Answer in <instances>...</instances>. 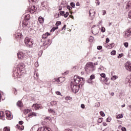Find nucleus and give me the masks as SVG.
I'll return each mask as SVG.
<instances>
[{"mask_svg": "<svg viewBox=\"0 0 131 131\" xmlns=\"http://www.w3.org/2000/svg\"><path fill=\"white\" fill-rule=\"evenodd\" d=\"M63 29H64V30L66 29V25H64V26L62 29V30H63Z\"/></svg>", "mask_w": 131, "mask_h": 131, "instance_id": "obj_58", "label": "nucleus"}, {"mask_svg": "<svg viewBox=\"0 0 131 131\" xmlns=\"http://www.w3.org/2000/svg\"><path fill=\"white\" fill-rule=\"evenodd\" d=\"M65 14V12H64V11H60V14L59 15H61V16H64Z\"/></svg>", "mask_w": 131, "mask_h": 131, "instance_id": "obj_37", "label": "nucleus"}, {"mask_svg": "<svg viewBox=\"0 0 131 131\" xmlns=\"http://www.w3.org/2000/svg\"><path fill=\"white\" fill-rule=\"evenodd\" d=\"M101 3L99 1H98L97 3H96V6H100V4Z\"/></svg>", "mask_w": 131, "mask_h": 131, "instance_id": "obj_57", "label": "nucleus"}, {"mask_svg": "<svg viewBox=\"0 0 131 131\" xmlns=\"http://www.w3.org/2000/svg\"><path fill=\"white\" fill-rule=\"evenodd\" d=\"M4 131H10V128H8V127H5L4 128Z\"/></svg>", "mask_w": 131, "mask_h": 131, "instance_id": "obj_41", "label": "nucleus"}, {"mask_svg": "<svg viewBox=\"0 0 131 131\" xmlns=\"http://www.w3.org/2000/svg\"><path fill=\"white\" fill-rule=\"evenodd\" d=\"M56 30V29L55 27H53L50 31V32H54Z\"/></svg>", "mask_w": 131, "mask_h": 131, "instance_id": "obj_46", "label": "nucleus"}, {"mask_svg": "<svg viewBox=\"0 0 131 131\" xmlns=\"http://www.w3.org/2000/svg\"><path fill=\"white\" fill-rule=\"evenodd\" d=\"M55 25L56 26H59V25H61V21H57Z\"/></svg>", "mask_w": 131, "mask_h": 131, "instance_id": "obj_40", "label": "nucleus"}, {"mask_svg": "<svg viewBox=\"0 0 131 131\" xmlns=\"http://www.w3.org/2000/svg\"><path fill=\"white\" fill-rule=\"evenodd\" d=\"M15 36L16 37H17V38H21V37H22V34L21 33H17L15 34Z\"/></svg>", "mask_w": 131, "mask_h": 131, "instance_id": "obj_21", "label": "nucleus"}, {"mask_svg": "<svg viewBox=\"0 0 131 131\" xmlns=\"http://www.w3.org/2000/svg\"><path fill=\"white\" fill-rule=\"evenodd\" d=\"M130 7V6H129V5L127 4V6H126V9H128V8H129Z\"/></svg>", "mask_w": 131, "mask_h": 131, "instance_id": "obj_60", "label": "nucleus"}, {"mask_svg": "<svg viewBox=\"0 0 131 131\" xmlns=\"http://www.w3.org/2000/svg\"><path fill=\"white\" fill-rule=\"evenodd\" d=\"M41 6L43 10L47 9V2L43 1V2H41Z\"/></svg>", "mask_w": 131, "mask_h": 131, "instance_id": "obj_8", "label": "nucleus"}, {"mask_svg": "<svg viewBox=\"0 0 131 131\" xmlns=\"http://www.w3.org/2000/svg\"><path fill=\"white\" fill-rule=\"evenodd\" d=\"M131 34V31L129 30H127L125 32V37H128Z\"/></svg>", "mask_w": 131, "mask_h": 131, "instance_id": "obj_9", "label": "nucleus"}, {"mask_svg": "<svg viewBox=\"0 0 131 131\" xmlns=\"http://www.w3.org/2000/svg\"><path fill=\"white\" fill-rule=\"evenodd\" d=\"M51 44L52 40H51L50 39H48L47 42L46 44L43 43L44 46H47V45H48V46H51Z\"/></svg>", "mask_w": 131, "mask_h": 131, "instance_id": "obj_17", "label": "nucleus"}, {"mask_svg": "<svg viewBox=\"0 0 131 131\" xmlns=\"http://www.w3.org/2000/svg\"><path fill=\"white\" fill-rule=\"evenodd\" d=\"M49 35H51V34L48 32H47L45 34L42 35V38L43 39H46V38H48V36H49Z\"/></svg>", "mask_w": 131, "mask_h": 131, "instance_id": "obj_11", "label": "nucleus"}, {"mask_svg": "<svg viewBox=\"0 0 131 131\" xmlns=\"http://www.w3.org/2000/svg\"><path fill=\"white\" fill-rule=\"evenodd\" d=\"M123 45L125 48H128V42H125L123 43Z\"/></svg>", "mask_w": 131, "mask_h": 131, "instance_id": "obj_36", "label": "nucleus"}, {"mask_svg": "<svg viewBox=\"0 0 131 131\" xmlns=\"http://www.w3.org/2000/svg\"><path fill=\"white\" fill-rule=\"evenodd\" d=\"M102 47L101 46H99L97 47V50H99V51H100V50H102Z\"/></svg>", "mask_w": 131, "mask_h": 131, "instance_id": "obj_47", "label": "nucleus"}, {"mask_svg": "<svg viewBox=\"0 0 131 131\" xmlns=\"http://www.w3.org/2000/svg\"><path fill=\"white\" fill-rule=\"evenodd\" d=\"M64 18H67V17H68V16H69V12H67L66 13V14L64 13V15H63Z\"/></svg>", "mask_w": 131, "mask_h": 131, "instance_id": "obj_31", "label": "nucleus"}, {"mask_svg": "<svg viewBox=\"0 0 131 131\" xmlns=\"http://www.w3.org/2000/svg\"><path fill=\"white\" fill-rule=\"evenodd\" d=\"M28 25V20H24L23 21V27H26Z\"/></svg>", "mask_w": 131, "mask_h": 131, "instance_id": "obj_15", "label": "nucleus"}, {"mask_svg": "<svg viewBox=\"0 0 131 131\" xmlns=\"http://www.w3.org/2000/svg\"><path fill=\"white\" fill-rule=\"evenodd\" d=\"M103 15L104 16V15H106V11L103 10Z\"/></svg>", "mask_w": 131, "mask_h": 131, "instance_id": "obj_63", "label": "nucleus"}, {"mask_svg": "<svg viewBox=\"0 0 131 131\" xmlns=\"http://www.w3.org/2000/svg\"><path fill=\"white\" fill-rule=\"evenodd\" d=\"M35 67H38V62H36L35 63Z\"/></svg>", "mask_w": 131, "mask_h": 131, "instance_id": "obj_55", "label": "nucleus"}, {"mask_svg": "<svg viewBox=\"0 0 131 131\" xmlns=\"http://www.w3.org/2000/svg\"><path fill=\"white\" fill-rule=\"evenodd\" d=\"M56 95H58V96H60L61 92H59V91H57V92H56Z\"/></svg>", "mask_w": 131, "mask_h": 131, "instance_id": "obj_51", "label": "nucleus"}, {"mask_svg": "<svg viewBox=\"0 0 131 131\" xmlns=\"http://www.w3.org/2000/svg\"><path fill=\"white\" fill-rule=\"evenodd\" d=\"M123 117V115L122 114H119L117 116V119H119L120 118H122Z\"/></svg>", "mask_w": 131, "mask_h": 131, "instance_id": "obj_25", "label": "nucleus"}, {"mask_svg": "<svg viewBox=\"0 0 131 131\" xmlns=\"http://www.w3.org/2000/svg\"><path fill=\"white\" fill-rule=\"evenodd\" d=\"M100 69L101 70H104V68L102 66H100Z\"/></svg>", "mask_w": 131, "mask_h": 131, "instance_id": "obj_59", "label": "nucleus"}, {"mask_svg": "<svg viewBox=\"0 0 131 131\" xmlns=\"http://www.w3.org/2000/svg\"><path fill=\"white\" fill-rule=\"evenodd\" d=\"M41 55H42V51H40L38 54V55L41 56Z\"/></svg>", "mask_w": 131, "mask_h": 131, "instance_id": "obj_52", "label": "nucleus"}, {"mask_svg": "<svg viewBox=\"0 0 131 131\" xmlns=\"http://www.w3.org/2000/svg\"><path fill=\"white\" fill-rule=\"evenodd\" d=\"M89 41H90V42H93V41H94V37L90 36V37L89 38Z\"/></svg>", "mask_w": 131, "mask_h": 131, "instance_id": "obj_29", "label": "nucleus"}, {"mask_svg": "<svg viewBox=\"0 0 131 131\" xmlns=\"http://www.w3.org/2000/svg\"><path fill=\"white\" fill-rule=\"evenodd\" d=\"M43 20H44V19H43V18H42V17L40 16L38 18V21H39V23H42V22H43Z\"/></svg>", "mask_w": 131, "mask_h": 131, "instance_id": "obj_23", "label": "nucleus"}, {"mask_svg": "<svg viewBox=\"0 0 131 131\" xmlns=\"http://www.w3.org/2000/svg\"><path fill=\"white\" fill-rule=\"evenodd\" d=\"M36 10H37V8H36V7H35V6H31V13H34V12H35V11H36Z\"/></svg>", "mask_w": 131, "mask_h": 131, "instance_id": "obj_13", "label": "nucleus"}, {"mask_svg": "<svg viewBox=\"0 0 131 131\" xmlns=\"http://www.w3.org/2000/svg\"><path fill=\"white\" fill-rule=\"evenodd\" d=\"M103 120V119H102V118H99V119H98V122L99 123H101V122H102V120Z\"/></svg>", "mask_w": 131, "mask_h": 131, "instance_id": "obj_49", "label": "nucleus"}, {"mask_svg": "<svg viewBox=\"0 0 131 131\" xmlns=\"http://www.w3.org/2000/svg\"><path fill=\"white\" fill-rule=\"evenodd\" d=\"M100 76L103 77V78H105L106 77V74H105V73H102L100 74Z\"/></svg>", "mask_w": 131, "mask_h": 131, "instance_id": "obj_39", "label": "nucleus"}, {"mask_svg": "<svg viewBox=\"0 0 131 131\" xmlns=\"http://www.w3.org/2000/svg\"><path fill=\"white\" fill-rule=\"evenodd\" d=\"M100 105L101 103H100V102H96L95 103V107H100Z\"/></svg>", "mask_w": 131, "mask_h": 131, "instance_id": "obj_35", "label": "nucleus"}, {"mask_svg": "<svg viewBox=\"0 0 131 131\" xmlns=\"http://www.w3.org/2000/svg\"><path fill=\"white\" fill-rule=\"evenodd\" d=\"M114 46H115V44H114V43H112L110 44V45H108L107 48V49H112V48H114Z\"/></svg>", "mask_w": 131, "mask_h": 131, "instance_id": "obj_20", "label": "nucleus"}, {"mask_svg": "<svg viewBox=\"0 0 131 131\" xmlns=\"http://www.w3.org/2000/svg\"><path fill=\"white\" fill-rule=\"evenodd\" d=\"M121 129H122V131H126V128L124 127H122L121 128Z\"/></svg>", "mask_w": 131, "mask_h": 131, "instance_id": "obj_53", "label": "nucleus"}, {"mask_svg": "<svg viewBox=\"0 0 131 131\" xmlns=\"http://www.w3.org/2000/svg\"><path fill=\"white\" fill-rule=\"evenodd\" d=\"M58 103L57 101H52L51 102H50V104L51 105V106H55L56 107V106L58 105V104L57 103Z\"/></svg>", "mask_w": 131, "mask_h": 131, "instance_id": "obj_16", "label": "nucleus"}, {"mask_svg": "<svg viewBox=\"0 0 131 131\" xmlns=\"http://www.w3.org/2000/svg\"><path fill=\"white\" fill-rule=\"evenodd\" d=\"M18 123H19V124H20V125H22V124H23V123H24V122H23V121H19Z\"/></svg>", "mask_w": 131, "mask_h": 131, "instance_id": "obj_50", "label": "nucleus"}, {"mask_svg": "<svg viewBox=\"0 0 131 131\" xmlns=\"http://www.w3.org/2000/svg\"><path fill=\"white\" fill-rule=\"evenodd\" d=\"M90 68H92V71H94V70H95V69H94V68H95V66H93V63H87L86 64V68H85V70H90Z\"/></svg>", "mask_w": 131, "mask_h": 131, "instance_id": "obj_4", "label": "nucleus"}, {"mask_svg": "<svg viewBox=\"0 0 131 131\" xmlns=\"http://www.w3.org/2000/svg\"><path fill=\"white\" fill-rule=\"evenodd\" d=\"M0 119L5 120V113L3 111L0 112Z\"/></svg>", "mask_w": 131, "mask_h": 131, "instance_id": "obj_10", "label": "nucleus"}, {"mask_svg": "<svg viewBox=\"0 0 131 131\" xmlns=\"http://www.w3.org/2000/svg\"><path fill=\"white\" fill-rule=\"evenodd\" d=\"M125 67L126 70L131 72V63H130V62H129L128 61L125 64Z\"/></svg>", "mask_w": 131, "mask_h": 131, "instance_id": "obj_5", "label": "nucleus"}, {"mask_svg": "<svg viewBox=\"0 0 131 131\" xmlns=\"http://www.w3.org/2000/svg\"><path fill=\"white\" fill-rule=\"evenodd\" d=\"M38 76H39L38 73H35L34 74V77L35 79H38Z\"/></svg>", "mask_w": 131, "mask_h": 131, "instance_id": "obj_24", "label": "nucleus"}, {"mask_svg": "<svg viewBox=\"0 0 131 131\" xmlns=\"http://www.w3.org/2000/svg\"><path fill=\"white\" fill-rule=\"evenodd\" d=\"M30 116H36V113L32 112L28 114V117Z\"/></svg>", "mask_w": 131, "mask_h": 131, "instance_id": "obj_22", "label": "nucleus"}, {"mask_svg": "<svg viewBox=\"0 0 131 131\" xmlns=\"http://www.w3.org/2000/svg\"><path fill=\"white\" fill-rule=\"evenodd\" d=\"M16 105L17 107H22V105H23V103H22V102L21 101L19 100L17 103Z\"/></svg>", "mask_w": 131, "mask_h": 131, "instance_id": "obj_19", "label": "nucleus"}, {"mask_svg": "<svg viewBox=\"0 0 131 131\" xmlns=\"http://www.w3.org/2000/svg\"><path fill=\"white\" fill-rule=\"evenodd\" d=\"M60 16H61V15H60L59 13H56L54 15V17H55V18H56L57 19V18H59V17H60Z\"/></svg>", "mask_w": 131, "mask_h": 131, "instance_id": "obj_32", "label": "nucleus"}, {"mask_svg": "<svg viewBox=\"0 0 131 131\" xmlns=\"http://www.w3.org/2000/svg\"><path fill=\"white\" fill-rule=\"evenodd\" d=\"M118 78V77L117 76H113V77L111 78L112 80H116V79H117Z\"/></svg>", "mask_w": 131, "mask_h": 131, "instance_id": "obj_28", "label": "nucleus"}, {"mask_svg": "<svg viewBox=\"0 0 131 131\" xmlns=\"http://www.w3.org/2000/svg\"><path fill=\"white\" fill-rule=\"evenodd\" d=\"M66 100H67V101H68V100H71V97H70V96H67V97H66Z\"/></svg>", "mask_w": 131, "mask_h": 131, "instance_id": "obj_44", "label": "nucleus"}, {"mask_svg": "<svg viewBox=\"0 0 131 131\" xmlns=\"http://www.w3.org/2000/svg\"><path fill=\"white\" fill-rule=\"evenodd\" d=\"M93 79H95V75H91L90 76V81L92 82Z\"/></svg>", "mask_w": 131, "mask_h": 131, "instance_id": "obj_27", "label": "nucleus"}, {"mask_svg": "<svg viewBox=\"0 0 131 131\" xmlns=\"http://www.w3.org/2000/svg\"><path fill=\"white\" fill-rule=\"evenodd\" d=\"M89 14L90 17H93V16H95V15H96V12H95V11H94V10H90L89 11Z\"/></svg>", "mask_w": 131, "mask_h": 131, "instance_id": "obj_12", "label": "nucleus"}, {"mask_svg": "<svg viewBox=\"0 0 131 131\" xmlns=\"http://www.w3.org/2000/svg\"><path fill=\"white\" fill-rule=\"evenodd\" d=\"M6 114L7 118L9 120L12 119V118H11V113L9 111H6Z\"/></svg>", "mask_w": 131, "mask_h": 131, "instance_id": "obj_14", "label": "nucleus"}, {"mask_svg": "<svg viewBox=\"0 0 131 131\" xmlns=\"http://www.w3.org/2000/svg\"><path fill=\"white\" fill-rule=\"evenodd\" d=\"M109 41H110V39H109V38H106V43H108V42H109Z\"/></svg>", "mask_w": 131, "mask_h": 131, "instance_id": "obj_54", "label": "nucleus"}, {"mask_svg": "<svg viewBox=\"0 0 131 131\" xmlns=\"http://www.w3.org/2000/svg\"><path fill=\"white\" fill-rule=\"evenodd\" d=\"M17 57L18 59H23L24 58H25V55H24L23 52H19L17 53Z\"/></svg>", "mask_w": 131, "mask_h": 131, "instance_id": "obj_7", "label": "nucleus"}, {"mask_svg": "<svg viewBox=\"0 0 131 131\" xmlns=\"http://www.w3.org/2000/svg\"><path fill=\"white\" fill-rule=\"evenodd\" d=\"M83 81V78L80 77L78 76H75L74 77V81L71 82V88L72 91L75 94L78 93L79 91V81Z\"/></svg>", "mask_w": 131, "mask_h": 131, "instance_id": "obj_1", "label": "nucleus"}, {"mask_svg": "<svg viewBox=\"0 0 131 131\" xmlns=\"http://www.w3.org/2000/svg\"><path fill=\"white\" fill-rule=\"evenodd\" d=\"M125 83H126V84H127V85L131 86V76H128L126 78V79L125 80Z\"/></svg>", "mask_w": 131, "mask_h": 131, "instance_id": "obj_6", "label": "nucleus"}, {"mask_svg": "<svg viewBox=\"0 0 131 131\" xmlns=\"http://www.w3.org/2000/svg\"><path fill=\"white\" fill-rule=\"evenodd\" d=\"M106 122H110V121H111V118L108 117V118L106 119Z\"/></svg>", "mask_w": 131, "mask_h": 131, "instance_id": "obj_43", "label": "nucleus"}, {"mask_svg": "<svg viewBox=\"0 0 131 131\" xmlns=\"http://www.w3.org/2000/svg\"><path fill=\"white\" fill-rule=\"evenodd\" d=\"M16 127L17 128H18V129H20V128H21V127L20 126H19L18 125H16Z\"/></svg>", "mask_w": 131, "mask_h": 131, "instance_id": "obj_61", "label": "nucleus"}, {"mask_svg": "<svg viewBox=\"0 0 131 131\" xmlns=\"http://www.w3.org/2000/svg\"><path fill=\"white\" fill-rule=\"evenodd\" d=\"M24 20L29 21V20H30V15L27 14V15H25Z\"/></svg>", "mask_w": 131, "mask_h": 131, "instance_id": "obj_18", "label": "nucleus"}, {"mask_svg": "<svg viewBox=\"0 0 131 131\" xmlns=\"http://www.w3.org/2000/svg\"><path fill=\"white\" fill-rule=\"evenodd\" d=\"M100 114L101 116H102V117H104L105 116V113H104L103 111L100 112Z\"/></svg>", "mask_w": 131, "mask_h": 131, "instance_id": "obj_34", "label": "nucleus"}, {"mask_svg": "<svg viewBox=\"0 0 131 131\" xmlns=\"http://www.w3.org/2000/svg\"><path fill=\"white\" fill-rule=\"evenodd\" d=\"M70 6L72 8H75V3L72 2L70 3Z\"/></svg>", "mask_w": 131, "mask_h": 131, "instance_id": "obj_30", "label": "nucleus"}, {"mask_svg": "<svg viewBox=\"0 0 131 131\" xmlns=\"http://www.w3.org/2000/svg\"><path fill=\"white\" fill-rule=\"evenodd\" d=\"M28 112H29V110H25L24 111V114H27V113H28Z\"/></svg>", "mask_w": 131, "mask_h": 131, "instance_id": "obj_48", "label": "nucleus"}, {"mask_svg": "<svg viewBox=\"0 0 131 131\" xmlns=\"http://www.w3.org/2000/svg\"><path fill=\"white\" fill-rule=\"evenodd\" d=\"M25 43L27 46V47H29V48H31V47L33 46V39L29 37H26L25 39Z\"/></svg>", "mask_w": 131, "mask_h": 131, "instance_id": "obj_2", "label": "nucleus"}, {"mask_svg": "<svg viewBox=\"0 0 131 131\" xmlns=\"http://www.w3.org/2000/svg\"><path fill=\"white\" fill-rule=\"evenodd\" d=\"M111 54L112 55V56H115L116 55V51L113 50L111 52Z\"/></svg>", "mask_w": 131, "mask_h": 131, "instance_id": "obj_26", "label": "nucleus"}, {"mask_svg": "<svg viewBox=\"0 0 131 131\" xmlns=\"http://www.w3.org/2000/svg\"><path fill=\"white\" fill-rule=\"evenodd\" d=\"M14 94L17 95V90L14 89Z\"/></svg>", "mask_w": 131, "mask_h": 131, "instance_id": "obj_64", "label": "nucleus"}, {"mask_svg": "<svg viewBox=\"0 0 131 131\" xmlns=\"http://www.w3.org/2000/svg\"><path fill=\"white\" fill-rule=\"evenodd\" d=\"M100 30H101V32H102V33H104V32H105V31H106V29H105V28H104L103 27H101Z\"/></svg>", "mask_w": 131, "mask_h": 131, "instance_id": "obj_33", "label": "nucleus"}, {"mask_svg": "<svg viewBox=\"0 0 131 131\" xmlns=\"http://www.w3.org/2000/svg\"><path fill=\"white\" fill-rule=\"evenodd\" d=\"M122 56H123V54H119V56H118V59H120L122 57Z\"/></svg>", "mask_w": 131, "mask_h": 131, "instance_id": "obj_45", "label": "nucleus"}, {"mask_svg": "<svg viewBox=\"0 0 131 131\" xmlns=\"http://www.w3.org/2000/svg\"><path fill=\"white\" fill-rule=\"evenodd\" d=\"M65 81V77H60L57 79H54L53 82H57V83H62V82H64Z\"/></svg>", "mask_w": 131, "mask_h": 131, "instance_id": "obj_3", "label": "nucleus"}, {"mask_svg": "<svg viewBox=\"0 0 131 131\" xmlns=\"http://www.w3.org/2000/svg\"><path fill=\"white\" fill-rule=\"evenodd\" d=\"M81 107H82V109H84V107H85L84 104H82L81 105Z\"/></svg>", "mask_w": 131, "mask_h": 131, "instance_id": "obj_56", "label": "nucleus"}, {"mask_svg": "<svg viewBox=\"0 0 131 131\" xmlns=\"http://www.w3.org/2000/svg\"><path fill=\"white\" fill-rule=\"evenodd\" d=\"M48 111L50 112V113H55V112L52 108L49 109Z\"/></svg>", "mask_w": 131, "mask_h": 131, "instance_id": "obj_38", "label": "nucleus"}, {"mask_svg": "<svg viewBox=\"0 0 131 131\" xmlns=\"http://www.w3.org/2000/svg\"><path fill=\"white\" fill-rule=\"evenodd\" d=\"M76 5L77 6H80V4H79V2H77Z\"/></svg>", "mask_w": 131, "mask_h": 131, "instance_id": "obj_62", "label": "nucleus"}, {"mask_svg": "<svg viewBox=\"0 0 131 131\" xmlns=\"http://www.w3.org/2000/svg\"><path fill=\"white\" fill-rule=\"evenodd\" d=\"M67 8L68 9V10H69L70 11L71 10H72V7H71L70 5H67Z\"/></svg>", "mask_w": 131, "mask_h": 131, "instance_id": "obj_42", "label": "nucleus"}]
</instances>
